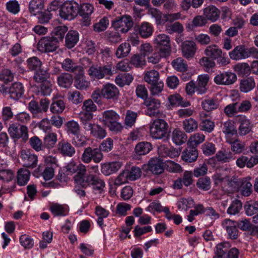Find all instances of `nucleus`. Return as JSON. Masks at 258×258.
<instances>
[{
	"mask_svg": "<svg viewBox=\"0 0 258 258\" xmlns=\"http://www.w3.org/2000/svg\"><path fill=\"white\" fill-rule=\"evenodd\" d=\"M197 187L202 190H208L211 188V180L208 176L200 178L197 182Z\"/></svg>",
	"mask_w": 258,
	"mask_h": 258,
	"instance_id": "obj_57",
	"label": "nucleus"
},
{
	"mask_svg": "<svg viewBox=\"0 0 258 258\" xmlns=\"http://www.w3.org/2000/svg\"><path fill=\"white\" fill-rule=\"evenodd\" d=\"M158 153L163 157H169L171 158L178 157L179 152L175 148H168L164 145H161L158 147Z\"/></svg>",
	"mask_w": 258,
	"mask_h": 258,
	"instance_id": "obj_33",
	"label": "nucleus"
},
{
	"mask_svg": "<svg viewBox=\"0 0 258 258\" xmlns=\"http://www.w3.org/2000/svg\"><path fill=\"white\" fill-rule=\"evenodd\" d=\"M223 132L227 135H236L237 130L233 122L230 121H226L223 124Z\"/></svg>",
	"mask_w": 258,
	"mask_h": 258,
	"instance_id": "obj_61",
	"label": "nucleus"
},
{
	"mask_svg": "<svg viewBox=\"0 0 258 258\" xmlns=\"http://www.w3.org/2000/svg\"><path fill=\"white\" fill-rule=\"evenodd\" d=\"M200 127L202 131L211 133L214 129L215 123L208 119H203L200 124Z\"/></svg>",
	"mask_w": 258,
	"mask_h": 258,
	"instance_id": "obj_60",
	"label": "nucleus"
},
{
	"mask_svg": "<svg viewBox=\"0 0 258 258\" xmlns=\"http://www.w3.org/2000/svg\"><path fill=\"white\" fill-rule=\"evenodd\" d=\"M133 21L131 16L124 15L117 18L112 23V27L116 30L122 33H126L131 29L133 26Z\"/></svg>",
	"mask_w": 258,
	"mask_h": 258,
	"instance_id": "obj_10",
	"label": "nucleus"
},
{
	"mask_svg": "<svg viewBox=\"0 0 258 258\" xmlns=\"http://www.w3.org/2000/svg\"><path fill=\"white\" fill-rule=\"evenodd\" d=\"M203 15L207 20L212 22L216 21L220 17V11L216 7L211 5L203 10Z\"/></svg>",
	"mask_w": 258,
	"mask_h": 258,
	"instance_id": "obj_23",
	"label": "nucleus"
},
{
	"mask_svg": "<svg viewBox=\"0 0 258 258\" xmlns=\"http://www.w3.org/2000/svg\"><path fill=\"white\" fill-rule=\"evenodd\" d=\"M61 68L67 72L75 73L82 70V68L78 66L72 59L66 58L61 62Z\"/></svg>",
	"mask_w": 258,
	"mask_h": 258,
	"instance_id": "obj_31",
	"label": "nucleus"
},
{
	"mask_svg": "<svg viewBox=\"0 0 258 258\" xmlns=\"http://www.w3.org/2000/svg\"><path fill=\"white\" fill-rule=\"evenodd\" d=\"M222 225L226 231L229 239L236 240L238 238L239 231L237 228L235 221L226 219L223 221Z\"/></svg>",
	"mask_w": 258,
	"mask_h": 258,
	"instance_id": "obj_14",
	"label": "nucleus"
},
{
	"mask_svg": "<svg viewBox=\"0 0 258 258\" xmlns=\"http://www.w3.org/2000/svg\"><path fill=\"white\" fill-rule=\"evenodd\" d=\"M228 142L231 145V149L236 154H240L244 150V144L238 139H230Z\"/></svg>",
	"mask_w": 258,
	"mask_h": 258,
	"instance_id": "obj_46",
	"label": "nucleus"
},
{
	"mask_svg": "<svg viewBox=\"0 0 258 258\" xmlns=\"http://www.w3.org/2000/svg\"><path fill=\"white\" fill-rule=\"evenodd\" d=\"M144 78L149 84L156 83L159 80V73L155 70H151L145 74Z\"/></svg>",
	"mask_w": 258,
	"mask_h": 258,
	"instance_id": "obj_53",
	"label": "nucleus"
},
{
	"mask_svg": "<svg viewBox=\"0 0 258 258\" xmlns=\"http://www.w3.org/2000/svg\"><path fill=\"white\" fill-rule=\"evenodd\" d=\"M103 157V155L99 149L88 147L84 149L81 159L84 163H90L92 160L95 163H98L102 161Z\"/></svg>",
	"mask_w": 258,
	"mask_h": 258,
	"instance_id": "obj_6",
	"label": "nucleus"
},
{
	"mask_svg": "<svg viewBox=\"0 0 258 258\" xmlns=\"http://www.w3.org/2000/svg\"><path fill=\"white\" fill-rule=\"evenodd\" d=\"M56 141V135L54 133H49L44 138L43 146H46L48 148H52L54 146Z\"/></svg>",
	"mask_w": 258,
	"mask_h": 258,
	"instance_id": "obj_63",
	"label": "nucleus"
},
{
	"mask_svg": "<svg viewBox=\"0 0 258 258\" xmlns=\"http://www.w3.org/2000/svg\"><path fill=\"white\" fill-rule=\"evenodd\" d=\"M119 115L112 110H106L103 113L102 122L111 131L120 132L122 128L121 124L118 122Z\"/></svg>",
	"mask_w": 258,
	"mask_h": 258,
	"instance_id": "obj_2",
	"label": "nucleus"
},
{
	"mask_svg": "<svg viewBox=\"0 0 258 258\" xmlns=\"http://www.w3.org/2000/svg\"><path fill=\"white\" fill-rule=\"evenodd\" d=\"M10 94V96L14 99H19L20 98L23 93L24 88L22 84L20 83H14L10 87L9 92Z\"/></svg>",
	"mask_w": 258,
	"mask_h": 258,
	"instance_id": "obj_29",
	"label": "nucleus"
},
{
	"mask_svg": "<svg viewBox=\"0 0 258 258\" xmlns=\"http://www.w3.org/2000/svg\"><path fill=\"white\" fill-rule=\"evenodd\" d=\"M156 48L164 57L169 56L171 52L170 39L168 35L161 34L157 35L154 39Z\"/></svg>",
	"mask_w": 258,
	"mask_h": 258,
	"instance_id": "obj_3",
	"label": "nucleus"
},
{
	"mask_svg": "<svg viewBox=\"0 0 258 258\" xmlns=\"http://www.w3.org/2000/svg\"><path fill=\"white\" fill-rule=\"evenodd\" d=\"M198 157V152L197 148L187 144L186 148L182 153V159L187 163L195 161Z\"/></svg>",
	"mask_w": 258,
	"mask_h": 258,
	"instance_id": "obj_19",
	"label": "nucleus"
},
{
	"mask_svg": "<svg viewBox=\"0 0 258 258\" xmlns=\"http://www.w3.org/2000/svg\"><path fill=\"white\" fill-rule=\"evenodd\" d=\"M153 28L148 22L143 23L139 28V34L143 38H148L152 35Z\"/></svg>",
	"mask_w": 258,
	"mask_h": 258,
	"instance_id": "obj_47",
	"label": "nucleus"
},
{
	"mask_svg": "<svg viewBox=\"0 0 258 258\" xmlns=\"http://www.w3.org/2000/svg\"><path fill=\"white\" fill-rule=\"evenodd\" d=\"M242 204L238 199H234L227 209V213L230 215H236L239 213L242 209Z\"/></svg>",
	"mask_w": 258,
	"mask_h": 258,
	"instance_id": "obj_50",
	"label": "nucleus"
},
{
	"mask_svg": "<svg viewBox=\"0 0 258 258\" xmlns=\"http://www.w3.org/2000/svg\"><path fill=\"white\" fill-rule=\"evenodd\" d=\"M8 132L11 137L13 139H19L21 138L24 142H26L28 139V127L26 125H20L17 123H12L10 125Z\"/></svg>",
	"mask_w": 258,
	"mask_h": 258,
	"instance_id": "obj_8",
	"label": "nucleus"
},
{
	"mask_svg": "<svg viewBox=\"0 0 258 258\" xmlns=\"http://www.w3.org/2000/svg\"><path fill=\"white\" fill-rule=\"evenodd\" d=\"M237 121L240 123L238 133L240 136H244L251 130L250 120L244 115H238Z\"/></svg>",
	"mask_w": 258,
	"mask_h": 258,
	"instance_id": "obj_22",
	"label": "nucleus"
},
{
	"mask_svg": "<svg viewBox=\"0 0 258 258\" xmlns=\"http://www.w3.org/2000/svg\"><path fill=\"white\" fill-rule=\"evenodd\" d=\"M209 81V77L208 75H202L198 77L197 83L196 84V92L198 94H203L207 92Z\"/></svg>",
	"mask_w": 258,
	"mask_h": 258,
	"instance_id": "obj_26",
	"label": "nucleus"
},
{
	"mask_svg": "<svg viewBox=\"0 0 258 258\" xmlns=\"http://www.w3.org/2000/svg\"><path fill=\"white\" fill-rule=\"evenodd\" d=\"M66 105L63 100L54 99L50 106V111L53 113H62L65 109Z\"/></svg>",
	"mask_w": 258,
	"mask_h": 258,
	"instance_id": "obj_42",
	"label": "nucleus"
},
{
	"mask_svg": "<svg viewBox=\"0 0 258 258\" xmlns=\"http://www.w3.org/2000/svg\"><path fill=\"white\" fill-rule=\"evenodd\" d=\"M218 161L223 163L229 162L234 159V154L230 151L226 150L220 151L217 152L215 156Z\"/></svg>",
	"mask_w": 258,
	"mask_h": 258,
	"instance_id": "obj_37",
	"label": "nucleus"
},
{
	"mask_svg": "<svg viewBox=\"0 0 258 258\" xmlns=\"http://www.w3.org/2000/svg\"><path fill=\"white\" fill-rule=\"evenodd\" d=\"M202 106L205 111L209 112L218 108L219 103L216 99L209 98L202 101Z\"/></svg>",
	"mask_w": 258,
	"mask_h": 258,
	"instance_id": "obj_45",
	"label": "nucleus"
},
{
	"mask_svg": "<svg viewBox=\"0 0 258 258\" xmlns=\"http://www.w3.org/2000/svg\"><path fill=\"white\" fill-rule=\"evenodd\" d=\"M48 74L46 71L39 69L36 71L33 77V79L35 82L41 83L45 81H47Z\"/></svg>",
	"mask_w": 258,
	"mask_h": 258,
	"instance_id": "obj_58",
	"label": "nucleus"
},
{
	"mask_svg": "<svg viewBox=\"0 0 258 258\" xmlns=\"http://www.w3.org/2000/svg\"><path fill=\"white\" fill-rule=\"evenodd\" d=\"M66 172L68 174H73L76 173L74 177L75 181L78 184L87 173V169L85 165L83 164H77L74 161H71L66 166Z\"/></svg>",
	"mask_w": 258,
	"mask_h": 258,
	"instance_id": "obj_4",
	"label": "nucleus"
},
{
	"mask_svg": "<svg viewBox=\"0 0 258 258\" xmlns=\"http://www.w3.org/2000/svg\"><path fill=\"white\" fill-rule=\"evenodd\" d=\"M173 67L177 71L183 72L187 70V64L186 61L181 57L174 59L172 61Z\"/></svg>",
	"mask_w": 258,
	"mask_h": 258,
	"instance_id": "obj_51",
	"label": "nucleus"
},
{
	"mask_svg": "<svg viewBox=\"0 0 258 258\" xmlns=\"http://www.w3.org/2000/svg\"><path fill=\"white\" fill-rule=\"evenodd\" d=\"M91 134L97 138L102 139L106 136V132L101 125L95 124Z\"/></svg>",
	"mask_w": 258,
	"mask_h": 258,
	"instance_id": "obj_62",
	"label": "nucleus"
},
{
	"mask_svg": "<svg viewBox=\"0 0 258 258\" xmlns=\"http://www.w3.org/2000/svg\"><path fill=\"white\" fill-rule=\"evenodd\" d=\"M236 226L243 231H249L251 229L254 231L258 228L256 226L252 227L250 221L246 219H242L236 221Z\"/></svg>",
	"mask_w": 258,
	"mask_h": 258,
	"instance_id": "obj_48",
	"label": "nucleus"
},
{
	"mask_svg": "<svg viewBox=\"0 0 258 258\" xmlns=\"http://www.w3.org/2000/svg\"><path fill=\"white\" fill-rule=\"evenodd\" d=\"M168 123L162 119H156L150 126V134L155 139H162L167 141L169 138Z\"/></svg>",
	"mask_w": 258,
	"mask_h": 258,
	"instance_id": "obj_1",
	"label": "nucleus"
},
{
	"mask_svg": "<svg viewBox=\"0 0 258 258\" xmlns=\"http://www.w3.org/2000/svg\"><path fill=\"white\" fill-rule=\"evenodd\" d=\"M183 56L187 59L194 56L197 50L196 44L192 41H185L181 45Z\"/></svg>",
	"mask_w": 258,
	"mask_h": 258,
	"instance_id": "obj_21",
	"label": "nucleus"
},
{
	"mask_svg": "<svg viewBox=\"0 0 258 258\" xmlns=\"http://www.w3.org/2000/svg\"><path fill=\"white\" fill-rule=\"evenodd\" d=\"M231 59L239 60L248 58L247 48L243 45H237L229 53Z\"/></svg>",
	"mask_w": 258,
	"mask_h": 258,
	"instance_id": "obj_20",
	"label": "nucleus"
},
{
	"mask_svg": "<svg viewBox=\"0 0 258 258\" xmlns=\"http://www.w3.org/2000/svg\"><path fill=\"white\" fill-rule=\"evenodd\" d=\"M152 149V144L149 142H140L135 147V152L139 155H145Z\"/></svg>",
	"mask_w": 258,
	"mask_h": 258,
	"instance_id": "obj_39",
	"label": "nucleus"
},
{
	"mask_svg": "<svg viewBox=\"0 0 258 258\" xmlns=\"http://www.w3.org/2000/svg\"><path fill=\"white\" fill-rule=\"evenodd\" d=\"M183 128L186 133H191L198 127V123L192 118L184 120L182 122Z\"/></svg>",
	"mask_w": 258,
	"mask_h": 258,
	"instance_id": "obj_44",
	"label": "nucleus"
},
{
	"mask_svg": "<svg viewBox=\"0 0 258 258\" xmlns=\"http://www.w3.org/2000/svg\"><path fill=\"white\" fill-rule=\"evenodd\" d=\"M21 158L24 163V166L27 168H34L37 165L38 157L29 151L22 150L21 152Z\"/></svg>",
	"mask_w": 258,
	"mask_h": 258,
	"instance_id": "obj_18",
	"label": "nucleus"
},
{
	"mask_svg": "<svg viewBox=\"0 0 258 258\" xmlns=\"http://www.w3.org/2000/svg\"><path fill=\"white\" fill-rule=\"evenodd\" d=\"M79 12V5L75 1L64 2L59 10L60 17L64 19L72 20L77 16Z\"/></svg>",
	"mask_w": 258,
	"mask_h": 258,
	"instance_id": "obj_5",
	"label": "nucleus"
},
{
	"mask_svg": "<svg viewBox=\"0 0 258 258\" xmlns=\"http://www.w3.org/2000/svg\"><path fill=\"white\" fill-rule=\"evenodd\" d=\"M121 166V163L119 161L105 163L101 165V172L105 175H109L117 172Z\"/></svg>",
	"mask_w": 258,
	"mask_h": 258,
	"instance_id": "obj_25",
	"label": "nucleus"
},
{
	"mask_svg": "<svg viewBox=\"0 0 258 258\" xmlns=\"http://www.w3.org/2000/svg\"><path fill=\"white\" fill-rule=\"evenodd\" d=\"M58 152L63 156L71 157L76 152L75 148L69 142L61 141L57 145Z\"/></svg>",
	"mask_w": 258,
	"mask_h": 258,
	"instance_id": "obj_24",
	"label": "nucleus"
},
{
	"mask_svg": "<svg viewBox=\"0 0 258 258\" xmlns=\"http://www.w3.org/2000/svg\"><path fill=\"white\" fill-rule=\"evenodd\" d=\"M237 80L236 75L230 72H224L217 75L214 82L218 85H229L233 84Z\"/></svg>",
	"mask_w": 258,
	"mask_h": 258,
	"instance_id": "obj_15",
	"label": "nucleus"
},
{
	"mask_svg": "<svg viewBox=\"0 0 258 258\" xmlns=\"http://www.w3.org/2000/svg\"><path fill=\"white\" fill-rule=\"evenodd\" d=\"M69 100L74 104H78L83 101V96L80 92L77 90L70 91L68 93Z\"/></svg>",
	"mask_w": 258,
	"mask_h": 258,
	"instance_id": "obj_54",
	"label": "nucleus"
},
{
	"mask_svg": "<svg viewBox=\"0 0 258 258\" xmlns=\"http://www.w3.org/2000/svg\"><path fill=\"white\" fill-rule=\"evenodd\" d=\"M187 136L183 131L176 128L172 133V140L176 145H181L187 141Z\"/></svg>",
	"mask_w": 258,
	"mask_h": 258,
	"instance_id": "obj_32",
	"label": "nucleus"
},
{
	"mask_svg": "<svg viewBox=\"0 0 258 258\" xmlns=\"http://www.w3.org/2000/svg\"><path fill=\"white\" fill-rule=\"evenodd\" d=\"M119 94L118 88L114 85L108 84L104 85L101 90L102 97L107 99L116 100Z\"/></svg>",
	"mask_w": 258,
	"mask_h": 258,
	"instance_id": "obj_16",
	"label": "nucleus"
},
{
	"mask_svg": "<svg viewBox=\"0 0 258 258\" xmlns=\"http://www.w3.org/2000/svg\"><path fill=\"white\" fill-rule=\"evenodd\" d=\"M36 15H37L38 22L42 24L48 23L52 18V14L49 9L43 12L40 11Z\"/></svg>",
	"mask_w": 258,
	"mask_h": 258,
	"instance_id": "obj_55",
	"label": "nucleus"
},
{
	"mask_svg": "<svg viewBox=\"0 0 258 258\" xmlns=\"http://www.w3.org/2000/svg\"><path fill=\"white\" fill-rule=\"evenodd\" d=\"M80 185L83 187H86L90 185H92L94 188L100 190L105 186V182L96 175L89 173H86Z\"/></svg>",
	"mask_w": 258,
	"mask_h": 258,
	"instance_id": "obj_11",
	"label": "nucleus"
},
{
	"mask_svg": "<svg viewBox=\"0 0 258 258\" xmlns=\"http://www.w3.org/2000/svg\"><path fill=\"white\" fill-rule=\"evenodd\" d=\"M112 68L110 64L102 67L92 66L88 70V75L94 79H101L106 76L112 75Z\"/></svg>",
	"mask_w": 258,
	"mask_h": 258,
	"instance_id": "obj_9",
	"label": "nucleus"
},
{
	"mask_svg": "<svg viewBox=\"0 0 258 258\" xmlns=\"http://www.w3.org/2000/svg\"><path fill=\"white\" fill-rule=\"evenodd\" d=\"M166 30L169 34L173 33L181 34L183 31V27L181 23L176 22L172 24L167 25Z\"/></svg>",
	"mask_w": 258,
	"mask_h": 258,
	"instance_id": "obj_59",
	"label": "nucleus"
},
{
	"mask_svg": "<svg viewBox=\"0 0 258 258\" xmlns=\"http://www.w3.org/2000/svg\"><path fill=\"white\" fill-rule=\"evenodd\" d=\"M42 62L37 57L34 56L27 59V66L29 69L37 71L40 68Z\"/></svg>",
	"mask_w": 258,
	"mask_h": 258,
	"instance_id": "obj_64",
	"label": "nucleus"
},
{
	"mask_svg": "<svg viewBox=\"0 0 258 258\" xmlns=\"http://www.w3.org/2000/svg\"><path fill=\"white\" fill-rule=\"evenodd\" d=\"M147 14L155 19L157 25H161L165 24V21L162 19V12L158 9L150 7L148 9Z\"/></svg>",
	"mask_w": 258,
	"mask_h": 258,
	"instance_id": "obj_43",
	"label": "nucleus"
},
{
	"mask_svg": "<svg viewBox=\"0 0 258 258\" xmlns=\"http://www.w3.org/2000/svg\"><path fill=\"white\" fill-rule=\"evenodd\" d=\"M230 246V244L228 242H221L217 244L215 255L213 258H223Z\"/></svg>",
	"mask_w": 258,
	"mask_h": 258,
	"instance_id": "obj_40",
	"label": "nucleus"
},
{
	"mask_svg": "<svg viewBox=\"0 0 258 258\" xmlns=\"http://www.w3.org/2000/svg\"><path fill=\"white\" fill-rule=\"evenodd\" d=\"M43 7V0H31L29 3V10L31 14L35 16L41 11Z\"/></svg>",
	"mask_w": 258,
	"mask_h": 258,
	"instance_id": "obj_38",
	"label": "nucleus"
},
{
	"mask_svg": "<svg viewBox=\"0 0 258 258\" xmlns=\"http://www.w3.org/2000/svg\"><path fill=\"white\" fill-rule=\"evenodd\" d=\"M255 86L254 80L252 77H247L241 79L239 83V89L241 92L247 93L252 90Z\"/></svg>",
	"mask_w": 258,
	"mask_h": 258,
	"instance_id": "obj_28",
	"label": "nucleus"
},
{
	"mask_svg": "<svg viewBox=\"0 0 258 258\" xmlns=\"http://www.w3.org/2000/svg\"><path fill=\"white\" fill-rule=\"evenodd\" d=\"M222 50L216 45H211L207 47L205 50L206 56L212 59H216L221 56Z\"/></svg>",
	"mask_w": 258,
	"mask_h": 258,
	"instance_id": "obj_34",
	"label": "nucleus"
},
{
	"mask_svg": "<svg viewBox=\"0 0 258 258\" xmlns=\"http://www.w3.org/2000/svg\"><path fill=\"white\" fill-rule=\"evenodd\" d=\"M58 47V38L54 36L43 37L37 44L38 49L42 52L54 51Z\"/></svg>",
	"mask_w": 258,
	"mask_h": 258,
	"instance_id": "obj_7",
	"label": "nucleus"
},
{
	"mask_svg": "<svg viewBox=\"0 0 258 258\" xmlns=\"http://www.w3.org/2000/svg\"><path fill=\"white\" fill-rule=\"evenodd\" d=\"M65 125L67 133L74 135L80 134V126L78 122L73 120L69 121L65 124Z\"/></svg>",
	"mask_w": 258,
	"mask_h": 258,
	"instance_id": "obj_49",
	"label": "nucleus"
},
{
	"mask_svg": "<svg viewBox=\"0 0 258 258\" xmlns=\"http://www.w3.org/2000/svg\"><path fill=\"white\" fill-rule=\"evenodd\" d=\"M78 72L79 74L74 78V85L78 89L85 90L89 87L90 83L86 79L83 69Z\"/></svg>",
	"mask_w": 258,
	"mask_h": 258,
	"instance_id": "obj_27",
	"label": "nucleus"
},
{
	"mask_svg": "<svg viewBox=\"0 0 258 258\" xmlns=\"http://www.w3.org/2000/svg\"><path fill=\"white\" fill-rule=\"evenodd\" d=\"M30 172L26 168H20L17 171V183L20 186L26 185L30 178Z\"/></svg>",
	"mask_w": 258,
	"mask_h": 258,
	"instance_id": "obj_30",
	"label": "nucleus"
},
{
	"mask_svg": "<svg viewBox=\"0 0 258 258\" xmlns=\"http://www.w3.org/2000/svg\"><path fill=\"white\" fill-rule=\"evenodd\" d=\"M79 41V33L76 31H70L65 38L66 46L68 48H73Z\"/></svg>",
	"mask_w": 258,
	"mask_h": 258,
	"instance_id": "obj_35",
	"label": "nucleus"
},
{
	"mask_svg": "<svg viewBox=\"0 0 258 258\" xmlns=\"http://www.w3.org/2000/svg\"><path fill=\"white\" fill-rule=\"evenodd\" d=\"M30 147L37 152L43 150L44 146L41 140L37 136H33L29 139V141Z\"/></svg>",
	"mask_w": 258,
	"mask_h": 258,
	"instance_id": "obj_56",
	"label": "nucleus"
},
{
	"mask_svg": "<svg viewBox=\"0 0 258 258\" xmlns=\"http://www.w3.org/2000/svg\"><path fill=\"white\" fill-rule=\"evenodd\" d=\"M80 185L83 187H86L90 185H92L94 188L100 190L105 186V182L96 175L89 173H86Z\"/></svg>",
	"mask_w": 258,
	"mask_h": 258,
	"instance_id": "obj_12",
	"label": "nucleus"
},
{
	"mask_svg": "<svg viewBox=\"0 0 258 258\" xmlns=\"http://www.w3.org/2000/svg\"><path fill=\"white\" fill-rule=\"evenodd\" d=\"M149 170L154 174L158 175L162 173L165 169L164 163L161 158L154 157L148 162Z\"/></svg>",
	"mask_w": 258,
	"mask_h": 258,
	"instance_id": "obj_17",
	"label": "nucleus"
},
{
	"mask_svg": "<svg viewBox=\"0 0 258 258\" xmlns=\"http://www.w3.org/2000/svg\"><path fill=\"white\" fill-rule=\"evenodd\" d=\"M73 81V76L69 73H66L60 75L57 78L58 85L64 88H69Z\"/></svg>",
	"mask_w": 258,
	"mask_h": 258,
	"instance_id": "obj_36",
	"label": "nucleus"
},
{
	"mask_svg": "<svg viewBox=\"0 0 258 258\" xmlns=\"http://www.w3.org/2000/svg\"><path fill=\"white\" fill-rule=\"evenodd\" d=\"M131 49V45L129 43H122L117 48L115 55L117 58L126 57L130 53Z\"/></svg>",
	"mask_w": 258,
	"mask_h": 258,
	"instance_id": "obj_41",
	"label": "nucleus"
},
{
	"mask_svg": "<svg viewBox=\"0 0 258 258\" xmlns=\"http://www.w3.org/2000/svg\"><path fill=\"white\" fill-rule=\"evenodd\" d=\"M244 208L247 216H252L258 212V201L247 202Z\"/></svg>",
	"mask_w": 258,
	"mask_h": 258,
	"instance_id": "obj_52",
	"label": "nucleus"
},
{
	"mask_svg": "<svg viewBox=\"0 0 258 258\" xmlns=\"http://www.w3.org/2000/svg\"><path fill=\"white\" fill-rule=\"evenodd\" d=\"M143 104L147 108L146 110V115L150 117L159 116L160 114L159 109L161 106V102L159 100L150 97L144 100Z\"/></svg>",
	"mask_w": 258,
	"mask_h": 258,
	"instance_id": "obj_13",
	"label": "nucleus"
}]
</instances>
